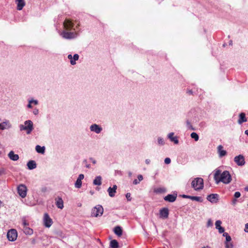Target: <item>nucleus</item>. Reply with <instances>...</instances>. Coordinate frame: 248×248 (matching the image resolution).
Segmentation results:
<instances>
[{
    "instance_id": "b1692460",
    "label": "nucleus",
    "mask_w": 248,
    "mask_h": 248,
    "mask_svg": "<svg viewBox=\"0 0 248 248\" xmlns=\"http://www.w3.org/2000/svg\"><path fill=\"white\" fill-rule=\"evenodd\" d=\"M28 168L29 170H33L36 168V163L34 160H30L27 163Z\"/></svg>"
},
{
    "instance_id": "3c124183",
    "label": "nucleus",
    "mask_w": 248,
    "mask_h": 248,
    "mask_svg": "<svg viewBox=\"0 0 248 248\" xmlns=\"http://www.w3.org/2000/svg\"><path fill=\"white\" fill-rule=\"evenodd\" d=\"M89 159H90V160H91L92 161V162L93 164H96V160L94 158H93V157H90L89 158Z\"/></svg>"
},
{
    "instance_id": "473e14b6",
    "label": "nucleus",
    "mask_w": 248,
    "mask_h": 248,
    "mask_svg": "<svg viewBox=\"0 0 248 248\" xmlns=\"http://www.w3.org/2000/svg\"><path fill=\"white\" fill-rule=\"evenodd\" d=\"M82 186V181L81 180L77 179L75 183V187L77 188H80Z\"/></svg>"
},
{
    "instance_id": "5701e85b",
    "label": "nucleus",
    "mask_w": 248,
    "mask_h": 248,
    "mask_svg": "<svg viewBox=\"0 0 248 248\" xmlns=\"http://www.w3.org/2000/svg\"><path fill=\"white\" fill-rule=\"evenodd\" d=\"M247 120L246 118V114L243 112L240 113L239 116V119L238 120V123L241 124L244 122H247Z\"/></svg>"
},
{
    "instance_id": "e2e57ef3",
    "label": "nucleus",
    "mask_w": 248,
    "mask_h": 248,
    "mask_svg": "<svg viewBox=\"0 0 248 248\" xmlns=\"http://www.w3.org/2000/svg\"><path fill=\"white\" fill-rule=\"evenodd\" d=\"M78 206H81V204H78Z\"/></svg>"
},
{
    "instance_id": "c756f323",
    "label": "nucleus",
    "mask_w": 248,
    "mask_h": 248,
    "mask_svg": "<svg viewBox=\"0 0 248 248\" xmlns=\"http://www.w3.org/2000/svg\"><path fill=\"white\" fill-rule=\"evenodd\" d=\"M110 247L111 248H118L119 244L116 240H112L110 242Z\"/></svg>"
},
{
    "instance_id": "412c9836",
    "label": "nucleus",
    "mask_w": 248,
    "mask_h": 248,
    "mask_svg": "<svg viewBox=\"0 0 248 248\" xmlns=\"http://www.w3.org/2000/svg\"><path fill=\"white\" fill-rule=\"evenodd\" d=\"M56 205L58 208L61 209L63 208V202L61 197H58L56 199Z\"/></svg>"
},
{
    "instance_id": "13d9d810",
    "label": "nucleus",
    "mask_w": 248,
    "mask_h": 248,
    "mask_svg": "<svg viewBox=\"0 0 248 248\" xmlns=\"http://www.w3.org/2000/svg\"><path fill=\"white\" fill-rule=\"evenodd\" d=\"M245 190L246 191H248V186H247V187H246L245 188Z\"/></svg>"
},
{
    "instance_id": "7ed1b4c3",
    "label": "nucleus",
    "mask_w": 248,
    "mask_h": 248,
    "mask_svg": "<svg viewBox=\"0 0 248 248\" xmlns=\"http://www.w3.org/2000/svg\"><path fill=\"white\" fill-rule=\"evenodd\" d=\"M19 127L21 131H25L27 134H30L33 129V124L31 120H27L24 124H20Z\"/></svg>"
},
{
    "instance_id": "864d4df0",
    "label": "nucleus",
    "mask_w": 248,
    "mask_h": 248,
    "mask_svg": "<svg viewBox=\"0 0 248 248\" xmlns=\"http://www.w3.org/2000/svg\"><path fill=\"white\" fill-rule=\"evenodd\" d=\"M145 162L146 164L148 165L150 163L151 161L149 159H146Z\"/></svg>"
},
{
    "instance_id": "dca6fc26",
    "label": "nucleus",
    "mask_w": 248,
    "mask_h": 248,
    "mask_svg": "<svg viewBox=\"0 0 248 248\" xmlns=\"http://www.w3.org/2000/svg\"><path fill=\"white\" fill-rule=\"evenodd\" d=\"M217 151L219 157H222L227 155L226 151L223 149V147L221 145L217 146Z\"/></svg>"
},
{
    "instance_id": "0e129e2a",
    "label": "nucleus",
    "mask_w": 248,
    "mask_h": 248,
    "mask_svg": "<svg viewBox=\"0 0 248 248\" xmlns=\"http://www.w3.org/2000/svg\"><path fill=\"white\" fill-rule=\"evenodd\" d=\"M78 206H81V204H78Z\"/></svg>"
},
{
    "instance_id": "c9c22d12",
    "label": "nucleus",
    "mask_w": 248,
    "mask_h": 248,
    "mask_svg": "<svg viewBox=\"0 0 248 248\" xmlns=\"http://www.w3.org/2000/svg\"><path fill=\"white\" fill-rule=\"evenodd\" d=\"M223 236L226 237V242H229L231 241L232 238L227 232H223Z\"/></svg>"
},
{
    "instance_id": "1a4fd4ad",
    "label": "nucleus",
    "mask_w": 248,
    "mask_h": 248,
    "mask_svg": "<svg viewBox=\"0 0 248 248\" xmlns=\"http://www.w3.org/2000/svg\"><path fill=\"white\" fill-rule=\"evenodd\" d=\"M90 129L91 131L93 132L96 134L100 133L103 130L102 127L101 126L96 124H92L90 126Z\"/></svg>"
},
{
    "instance_id": "09e8293b",
    "label": "nucleus",
    "mask_w": 248,
    "mask_h": 248,
    "mask_svg": "<svg viewBox=\"0 0 248 248\" xmlns=\"http://www.w3.org/2000/svg\"><path fill=\"white\" fill-rule=\"evenodd\" d=\"M138 180L140 182L143 179V177L142 175L140 174L138 176Z\"/></svg>"
},
{
    "instance_id": "bb28decb",
    "label": "nucleus",
    "mask_w": 248,
    "mask_h": 248,
    "mask_svg": "<svg viewBox=\"0 0 248 248\" xmlns=\"http://www.w3.org/2000/svg\"><path fill=\"white\" fill-rule=\"evenodd\" d=\"M114 232L119 236H121L123 233L122 228L119 226L115 227L114 228Z\"/></svg>"
},
{
    "instance_id": "e433bc0d",
    "label": "nucleus",
    "mask_w": 248,
    "mask_h": 248,
    "mask_svg": "<svg viewBox=\"0 0 248 248\" xmlns=\"http://www.w3.org/2000/svg\"><path fill=\"white\" fill-rule=\"evenodd\" d=\"M165 142L164 139L161 137L157 138V144L159 145H164Z\"/></svg>"
},
{
    "instance_id": "2f4dec72",
    "label": "nucleus",
    "mask_w": 248,
    "mask_h": 248,
    "mask_svg": "<svg viewBox=\"0 0 248 248\" xmlns=\"http://www.w3.org/2000/svg\"><path fill=\"white\" fill-rule=\"evenodd\" d=\"M166 191V189L163 187H158L154 189V192L156 193H162Z\"/></svg>"
},
{
    "instance_id": "4468645a",
    "label": "nucleus",
    "mask_w": 248,
    "mask_h": 248,
    "mask_svg": "<svg viewBox=\"0 0 248 248\" xmlns=\"http://www.w3.org/2000/svg\"><path fill=\"white\" fill-rule=\"evenodd\" d=\"M67 58L70 60V64L74 65L76 63V61L78 60L79 55L78 54H75L73 56H72L71 54H69Z\"/></svg>"
},
{
    "instance_id": "bf43d9fd",
    "label": "nucleus",
    "mask_w": 248,
    "mask_h": 248,
    "mask_svg": "<svg viewBox=\"0 0 248 248\" xmlns=\"http://www.w3.org/2000/svg\"><path fill=\"white\" fill-rule=\"evenodd\" d=\"M188 93H189V94H192V91L191 90H189V91H188Z\"/></svg>"
},
{
    "instance_id": "79ce46f5",
    "label": "nucleus",
    "mask_w": 248,
    "mask_h": 248,
    "mask_svg": "<svg viewBox=\"0 0 248 248\" xmlns=\"http://www.w3.org/2000/svg\"><path fill=\"white\" fill-rule=\"evenodd\" d=\"M125 197L127 200L128 201H131V194L130 193H127Z\"/></svg>"
},
{
    "instance_id": "20e7f679",
    "label": "nucleus",
    "mask_w": 248,
    "mask_h": 248,
    "mask_svg": "<svg viewBox=\"0 0 248 248\" xmlns=\"http://www.w3.org/2000/svg\"><path fill=\"white\" fill-rule=\"evenodd\" d=\"M191 186L195 190H200L203 188V180L200 177L195 178L191 182Z\"/></svg>"
},
{
    "instance_id": "a878e982",
    "label": "nucleus",
    "mask_w": 248,
    "mask_h": 248,
    "mask_svg": "<svg viewBox=\"0 0 248 248\" xmlns=\"http://www.w3.org/2000/svg\"><path fill=\"white\" fill-rule=\"evenodd\" d=\"M102 184V177L101 176H96L93 181V184L95 186H100Z\"/></svg>"
},
{
    "instance_id": "c85d7f7f",
    "label": "nucleus",
    "mask_w": 248,
    "mask_h": 248,
    "mask_svg": "<svg viewBox=\"0 0 248 248\" xmlns=\"http://www.w3.org/2000/svg\"><path fill=\"white\" fill-rule=\"evenodd\" d=\"M23 232L26 234L28 235H31L33 232V230L28 226L23 227Z\"/></svg>"
},
{
    "instance_id": "a211bd4d",
    "label": "nucleus",
    "mask_w": 248,
    "mask_h": 248,
    "mask_svg": "<svg viewBox=\"0 0 248 248\" xmlns=\"http://www.w3.org/2000/svg\"><path fill=\"white\" fill-rule=\"evenodd\" d=\"M174 133L173 132L170 133L168 135V138L170 139V140L171 142H173L175 144H178L179 143V140H178V137L177 136L174 137Z\"/></svg>"
},
{
    "instance_id": "f03ea898",
    "label": "nucleus",
    "mask_w": 248,
    "mask_h": 248,
    "mask_svg": "<svg viewBox=\"0 0 248 248\" xmlns=\"http://www.w3.org/2000/svg\"><path fill=\"white\" fill-rule=\"evenodd\" d=\"M63 27L66 31H62L61 35L64 39H71L77 37V33L74 32L67 31L73 29L74 26L73 23L69 19H65L63 22Z\"/></svg>"
},
{
    "instance_id": "39448f33",
    "label": "nucleus",
    "mask_w": 248,
    "mask_h": 248,
    "mask_svg": "<svg viewBox=\"0 0 248 248\" xmlns=\"http://www.w3.org/2000/svg\"><path fill=\"white\" fill-rule=\"evenodd\" d=\"M103 208L100 205H97L92 210L91 216L94 217L101 216L103 213Z\"/></svg>"
},
{
    "instance_id": "a18cd8bd",
    "label": "nucleus",
    "mask_w": 248,
    "mask_h": 248,
    "mask_svg": "<svg viewBox=\"0 0 248 248\" xmlns=\"http://www.w3.org/2000/svg\"><path fill=\"white\" fill-rule=\"evenodd\" d=\"M41 191L43 193H45L47 191V188L46 186L42 187L41 189Z\"/></svg>"
},
{
    "instance_id": "6ab92c4d",
    "label": "nucleus",
    "mask_w": 248,
    "mask_h": 248,
    "mask_svg": "<svg viewBox=\"0 0 248 248\" xmlns=\"http://www.w3.org/2000/svg\"><path fill=\"white\" fill-rule=\"evenodd\" d=\"M222 222L220 220H217L215 222L216 228L218 230L219 233H222L224 232V228L221 226Z\"/></svg>"
},
{
    "instance_id": "c03bdc74",
    "label": "nucleus",
    "mask_w": 248,
    "mask_h": 248,
    "mask_svg": "<svg viewBox=\"0 0 248 248\" xmlns=\"http://www.w3.org/2000/svg\"><path fill=\"white\" fill-rule=\"evenodd\" d=\"M83 163L85 164V166L87 168H90L91 167L90 165L87 164V161L86 159H84L83 161Z\"/></svg>"
},
{
    "instance_id": "9b49d317",
    "label": "nucleus",
    "mask_w": 248,
    "mask_h": 248,
    "mask_svg": "<svg viewBox=\"0 0 248 248\" xmlns=\"http://www.w3.org/2000/svg\"><path fill=\"white\" fill-rule=\"evenodd\" d=\"M207 200L212 203H217L218 200V195L211 194L207 196Z\"/></svg>"
},
{
    "instance_id": "423d86ee",
    "label": "nucleus",
    "mask_w": 248,
    "mask_h": 248,
    "mask_svg": "<svg viewBox=\"0 0 248 248\" xmlns=\"http://www.w3.org/2000/svg\"><path fill=\"white\" fill-rule=\"evenodd\" d=\"M17 192L19 195L22 198H25L27 195V188L24 184L19 185L17 188Z\"/></svg>"
},
{
    "instance_id": "603ef678",
    "label": "nucleus",
    "mask_w": 248,
    "mask_h": 248,
    "mask_svg": "<svg viewBox=\"0 0 248 248\" xmlns=\"http://www.w3.org/2000/svg\"><path fill=\"white\" fill-rule=\"evenodd\" d=\"M245 231L248 232V223L245 224Z\"/></svg>"
},
{
    "instance_id": "8fccbe9b",
    "label": "nucleus",
    "mask_w": 248,
    "mask_h": 248,
    "mask_svg": "<svg viewBox=\"0 0 248 248\" xmlns=\"http://www.w3.org/2000/svg\"><path fill=\"white\" fill-rule=\"evenodd\" d=\"M140 182L138 180H137V179H135V180L133 181V184L134 185H137V184H139V183H140Z\"/></svg>"
},
{
    "instance_id": "ea45409f",
    "label": "nucleus",
    "mask_w": 248,
    "mask_h": 248,
    "mask_svg": "<svg viewBox=\"0 0 248 248\" xmlns=\"http://www.w3.org/2000/svg\"><path fill=\"white\" fill-rule=\"evenodd\" d=\"M213 226V222L211 220V219H209L207 222V227H212Z\"/></svg>"
},
{
    "instance_id": "4c0bfd02",
    "label": "nucleus",
    "mask_w": 248,
    "mask_h": 248,
    "mask_svg": "<svg viewBox=\"0 0 248 248\" xmlns=\"http://www.w3.org/2000/svg\"><path fill=\"white\" fill-rule=\"evenodd\" d=\"M22 222L23 227H26L29 225V223L26 221L25 217H22Z\"/></svg>"
},
{
    "instance_id": "7c9ffc66",
    "label": "nucleus",
    "mask_w": 248,
    "mask_h": 248,
    "mask_svg": "<svg viewBox=\"0 0 248 248\" xmlns=\"http://www.w3.org/2000/svg\"><path fill=\"white\" fill-rule=\"evenodd\" d=\"M31 103H33L34 105H37L38 104V101L37 100L31 99L29 100V104L27 105L28 108H32V106L31 105Z\"/></svg>"
},
{
    "instance_id": "cd10ccee",
    "label": "nucleus",
    "mask_w": 248,
    "mask_h": 248,
    "mask_svg": "<svg viewBox=\"0 0 248 248\" xmlns=\"http://www.w3.org/2000/svg\"><path fill=\"white\" fill-rule=\"evenodd\" d=\"M35 150L37 153L44 154L45 152V147L37 145L35 147Z\"/></svg>"
},
{
    "instance_id": "72a5a7b5",
    "label": "nucleus",
    "mask_w": 248,
    "mask_h": 248,
    "mask_svg": "<svg viewBox=\"0 0 248 248\" xmlns=\"http://www.w3.org/2000/svg\"><path fill=\"white\" fill-rule=\"evenodd\" d=\"M186 128L189 130H195V129L192 125L190 121L188 120L186 121Z\"/></svg>"
},
{
    "instance_id": "6e6d98bb",
    "label": "nucleus",
    "mask_w": 248,
    "mask_h": 248,
    "mask_svg": "<svg viewBox=\"0 0 248 248\" xmlns=\"http://www.w3.org/2000/svg\"><path fill=\"white\" fill-rule=\"evenodd\" d=\"M229 45H232V41H230V42H229Z\"/></svg>"
},
{
    "instance_id": "f3484780",
    "label": "nucleus",
    "mask_w": 248,
    "mask_h": 248,
    "mask_svg": "<svg viewBox=\"0 0 248 248\" xmlns=\"http://www.w3.org/2000/svg\"><path fill=\"white\" fill-rule=\"evenodd\" d=\"M117 186L116 185H114L112 187H109L108 189V195L110 197H113L116 192Z\"/></svg>"
},
{
    "instance_id": "ddd939ff",
    "label": "nucleus",
    "mask_w": 248,
    "mask_h": 248,
    "mask_svg": "<svg viewBox=\"0 0 248 248\" xmlns=\"http://www.w3.org/2000/svg\"><path fill=\"white\" fill-rule=\"evenodd\" d=\"M182 197L184 198L189 199L192 201H196L198 202H202L203 201V199L201 197L189 196L183 194Z\"/></svg>"
},
{
    "instance_id": "aec40b11",
    "label": "nucleus",
    "mask_w": 248,
    "mask_h": 248,
    "mask_svg": "<svg viewBox=\"0 0 248 248\" xmlns=\"http://www.w3.org/2000/svg\"><path fill=\"white\" fill-rule=\"evenodd\" d=\"M11 127V125L10 124L9 121L8 120H6L4 122L0 123V130H4L6 128H10Z\"/></svg>"
},
{
    "instance_id": "37998d69",
    "label": "nucleus",
    "mask_w": 248,
    "mask_h": 248,
    "mask_svg": "<svg viewBox=\"0 0 248 248\" xmlns=\"http://www.w3.org/2000/svg\"><path fill=\"white\" fill-rule=\"evenodd\" d=\"M170 162H171V160L170 158L169 157H167L164 160V162L165 164H169L170 163Z\"/></svg>"
},
{
    "instance_id": "58836bf2",
    "label": "nucleus",
    "mask_w": 248,
    "mask_h": 248,
    "mask_svg": "<svg viewBox=\"0 0 248 248\" xmlns=\"http://www.w3.org/2000/svg\"><path fill=\"white\" fill-rule=\"evenodd\" d=\"M225 247H226V248H232L233 245L230 242H225Z\"/></svg>"
},
{
    "instance_id": "5fc2aeb1",
    "label": "nucleus",
    "mask_w": 248,
    "mask_h": 248,
    "mask_svg": "<svg viewBox=\"0 0 248 248\" xmlns=\"http://www.w3.org/2000/svg\"><path fill=\"white\" fill-rule=\"evenodd\" d=\"M236 202H237V200H236V199H233V200L232 201V204L233 205H235L236 203Z\"/></svg>"
},
{
    "instance_id": "6e6552de",
    "label": "nucleus",
    "mask_w": 248,
    "mask_h": 248,
    "mask_svg": "<svg viewBox=\"0 0 248 248\" xmlns=\"http://www.w3.org/2000/svg\"><path fill=\"white\" fill-rule=\"evenodd\" d=\"M234 162L238 166H243L246 163L245 158L243 155H239L234 158Z\"/></svg>"
},
{
    "instance_id": "a19ab883",
    "label": "nucleus",
    "mask_w": 248,
    "mask_h": 248,
    "mask_svg": "<svg viewBox=\"0 0 248 248\" xmlns=\"http://www.w3.org/2000/svg\"><path fill=\"white\" fill-rule=\"evenodd\" d=\"M240 196H241V193L237 191L234 193V197L235 199L239 198L240 197Z\"/></svg>"
},
{
    "instance_id": "4d7b16f0",
    "label": "nucleus",
    "mask_w": 248,
    "mask_h": 248,
    "mask_svg": "<svg viewBox=\"0 0 248 248\" xmlns=\"http://www.w3.org/2000/svg\"><path fill=\"white\" fill-rule=\"evenodd\" d=\"M128 175H129V176H131L132 175V172H128Z\"/></svg>"
},
{
    "instance_id": "f257e3e1",
    "label": "nucleus",
    "mask_w": 248,
    "mask_h": 248,
    "mask_svg": "<svg viewBox=\"0 0 248 248\" xmlns=\"http://www.w3.org/2000/svg\"><path fill=\"white\" fill-rule=\"evenodd\" d=\"M214 175V179L217 184L222 182L225 184H229L232 181V177L230 172L225 170L221 172L220 170L216 169Z\"/></svg>"
},
{
    "instance_id": "49530a36",
    "label": "nucleus",
    "mask_w": 248,
    "mask_h": 248,
    "mask_svg": "<svg viewBox=\"0 0 248 248\" xmlns=\"http://www.w3.org/2000/svg\"><path fill=\"white\" fill-rule=\"evenodd\" d=\"M33 113L35 115H37L39 113V110L37 108H34L33 110Z\"/></svg>"
},
{
    "instance_id": "2eb2a0df",
    "label": "nucleus",
    "mask_w": 248,
    "mask_h": 248,
    "mask_svg": "<svg viewBox=\"0 0 248 248\" xmlns=\"http://www.w3.org/2000/svg\"><path fill=\"white\" fill-rule=\"evenodd\" d=\"M176 198L177 194L174 195L168 194L164 198V199L165 201H167L170 202H173L174 201H175Z\"/></svg>"
},
{
    "instance_id": "393cba45",
    "label": "nucleus",
    "mask_w": 248,
    "mask_h": 248,
    "mask_svg": "<svg viewBox=\"0 0 248 248\" xmlns=\"http://www.w3.org/2000/svg\"><path fill=\"white\" fill-rule=\"evenodd\" d=\"M17 3V10H21L25 5V2L24 0H16Z\"/></svg>"
},
{
    "instance_id": "9d476101",
    "label": "nucleus",
    "mask_w": 248,
    "mask_h": 248,
    "mask_svg": "<svg viewBox=\"0 0 248 248\" xmlns=\"http://www.w3.org/2000/svg\"><path fill=\"white\" fill-rule=\"evenodd\" d=\"M44 225L46 228H49L52 224V220L47 213L44 215Z\"/></svg>"
},
{
    "instance_id": "f704fd0d",
    "label": "nucleus",
    "mask_w": 248,
    "mask_h": 248,
    "mask_svg": "<svg viewBox=\"0 0 248 248\" xmlns=\"http://www.w3.org/2000/svg\"><path fill=\"white\" fill-rule=\"evenodd\" d=\"M191 138L194 139L195 141H198L199 139V135L196 132H192L190 134Z\"/></svg>"
},
{
    "instance_id": "f8f14e48",
    "label": "nucleus",
    "mask_w": 248,
    "mask_h": 248,
    "mask_svg": "<svg viewBox=\"0 0 248 248\" xmlns=\"http://www.w3.org/2000/svg\"><path fill=\"white\" fill-rule=\"evenodd\" d=\"M169 209L167 208H163L159 211L160 217L163 218H167L169 216Z\"/></svg>"
},
{
    "instance_id": "0eeeda50",
    "label": "nucleus",
    "mask_w": 248,
    "mask_h": 248,
    "mask_svg": "<svg viewBox=\"0 0 248 248\" xmlns=\"http://www.w3.org/2000/svg\"><path fill=\"white\" fill-rule=\"evenodd\" d=\"M17 237V233L15 229H11L7 233V237L10 241H15Z\"/></svg>"
},
{
    "instance_id": "69168bd1",
    "label": "nucleus",
    "mask_w": 248,
    "mask_h": 248,
    "mask_svg": "<svg viewBox=\"0 0 248 248\" xmlns=\"http://www.w3.org/2000/svg\"><path fill=\"white\" fill-rule=\"evenodd\" d=\"M1 203V201H0V204Z\"/></svg>"
},
{
    "instance_id": "de8ad7c7",
    "label": "nucleus",
    "mask_w": 248,
    "mask_h": 248,
    "mask_svg": "<svg viewBox=\"0 0 248 248\" xmlns=\"http://www.w3.org/2000/svg\"><path fill=\"white\" fill-rule=\"evenodd\" d=\"M84 178V175L83 174H80L78 175L77 179H79L82 181V179H83Z\"/></svg>"
},
{
    "instance_id": "052dcab7",
    "label": "nucleus",
    "mask_w": 248,
    "mask_h": 248,
    "mask_svg": "<svg viewBox=\"0 0 248 248\" xmlns=\"http://www.w3.org/2000/svg\"><path fill=\"white\" fill-rule=\"evenodd\" d=\"M202 248H210L209 247H202Z\"/></svg>"
},
{
    "instance_id": "4be33fe9",
    "label": "nucleus",
    "mask_w": 248,
    "mask_h": 248,
    "mask_svg": "<svg viewBox=\"0 0 248 248\" xmlns=\"http://www.w3.org/2000/svg\"><path fill=\"white\" fill-rule=\"evenodd\" d=\"M8 156L10 159L13 161H17L19 159V155L17 154H15L13 151L9 153Z\"/></svg>"
},
{
    "instance_id": "680f3d73",
    "label": "nucleus",
    "mask_w": 248,
    "mask_h": 248,
    "mask_svg": "<svg viewBox=\"0 0 248 248\" xmlns=\"http://www.w3.org/2000/svg\"><path fill=\"white\" fill-rule=\"evenodd\" d=\"M90 192H91V193L92 194H93V192H92V191H91Z\"/></svg>"
}]
</instances>
